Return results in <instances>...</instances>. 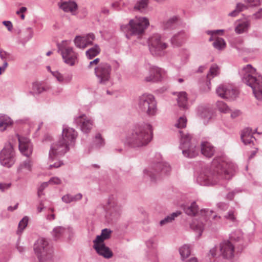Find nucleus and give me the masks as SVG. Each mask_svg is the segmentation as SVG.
I'll return each instance as SVG.
<instances>
[{"instance_id":"44","label":"nucleus","mask_w":262,"mask_h":262,"mask_svg":"<svg viewBox=\"0 0 262 262\" xmlns=\"http://www.w3.org/2000/svg\"><path fill=\"white\" fill-rule=\"evenodd\" d=\"M213 43V46L219 50H222L226 47V43L225 40L220 37H216Z\"/></svg>"},{"instance_id":"46","label":"nucleus","mask_w":262,"mask_h":262,"mask_svg":"<svg viewBox=\"0 0 262 262\" xmlns=\"http://www.w3.org/2000/svg\"><path fill=\"white\" fill-rule=\"evenodd\" d=\"M85 39L84 36H76L74 39L75 46L78 48L84 49L87 47Z\"/></svg>"},{"instance_id":"17","label":"nucleus","mask_w":262,"mask_h":262,"mask_svg":"<svg viewBox=\"0 0 262 262\" xmlns=\"http://www.w3.org/2000/svg\"><path fill=\"white\" fill-rule=\"evenodd\" d=\"M216 93L219 96L225 99H234L237 94L233 86L227 84L220 85L216 89Z\"/></svg>"},{"instance_id":"49","label":"nucleus","mask_w":262,"mask_h":262,"mask_svg":"<svg viewBox=\"0 0 262 262\" xmlns=\"http://www.w3.org/2000/svg\"><path fill=\"white\" fill-rule=\"evenodd\" d=\"M148 3V0H139L135 4L134 9L142 11L147 7Z\"/></svg>"},{"instance_id":"16","label":"nucleus","mask_w":262,"mask_h":262,"mask_svg":"<svg viewBox=\"0 0 262 262\" xmlns=\"http://www.w3.org/2000/svg\"><path fill=\"white\" fill-rule=\"evenodd\" d=\"M148 71V75L144 78V80L148 82H158L162 81L166 73L164 69L155 66H150Z\"/></svg>"},{"instance_id":"10","label":"nucleus","mask_w":262,"mask_h":262,"mask_svg":"<svg viewBox=\"0 0 262 262\" xmlns=\"http://www.w3.org/2000/svg\"><path fill=\"white\" fill-rule=\"evenodd\" d=\"M70 41L63 40L58 44V51L62 56L63 61L70 66H73L78 62L79 55L72 47L69 46Z\"/></svg>"},{"instance_id":"13","label":"nucleus","mask_w":262,"mask_h":262,"mask_svg":"<svg viewBox=\"0 0 262 262\" xmlns=\"http://www.w3.org/2000/svg\"><path fill=\"white\" fill-rule=\"evenodd\" d=\"M15 154L13 146L10 143L6 144L0 152V163L7 168H10L15 162Z\"/></svg>"},{"instance_id":"51","label":"nucleus","mask_w":262,"mask_h":262,"mask_svg":"<svg viewBox=\"0 0 262 262\" xmlns=\"http://www.w3.org/2000/svg\"><path fill=\"white\" fill-rule=\"evenodd\" d=\"M230 239L236 242H240L243 239L242 233L240 231H236L232 233L231 234Z\"/></svg>"},{"instance_id":"38","label":"nucleus","mask_w":262,"mask_h":262,"mask_svg":"<svg viewBox=\"0 0 262 262\" xmlns=\"http://www.w3.org/2000/svg\"><path fill=\"white\" fill-rule=\"evenodd\" d=\"M198 114L204 120H208L211 118V112L208 108L204 106H200L198 108Z\"/></svg>"},{"instance_id":"64","label":"nucleus","mask_w":262,"mask_h":262,"mask_svg":"<svg viewBox=\"0 0 262 262\" xmlns=\"http://www.w3.org/2000/svg\"><path fill=\"white\" fill-rule=\"evenodd\" d=\"M253 16L255 19L262 18V9H260L256 13H254Z\"/></svg>"},{"instance_id":"24","label":"nucleus","mask_w":262,"mask_h":262,"mask_svg":"<svg viewBox=\"0 0 262 262\" xmlns=\"http://www.w3.org/2000/svg\"><path fill=\"white\" fill-rule=\"evenodd\" d=\"M58 6L59 8L64 12H70L74 15L76 14L78 6L75 2L71 1L68 2H60L58 3Z\"/></svg>"},{"instance_id":"26","label":"nucleus","mask_w":262,"mask_h":262,"mask_svg":"<svg viewBox=\"0 0 262 262\" xmlns=\"http://www.w3.org/2000/svg\"><path fill=\"white\" fill-rule=\"evenodd\" d=\"M250 27V21L247 19H239L235 23L234 31L236 34L246 33Z\"/></svg>"},{"instance_id":"2","label":"nucleus","mask_w":262,"mask_h":262,"mask_svg":"<svg viewBox=\"0 0 262 262\" xmlns=\"http://www.w3.org/2000/svg\"><path fill=\"white\" fill-rule=\"evenodd\" d=\"M152 139V127L148 123L135 126L123 141L124 145L132 148L146 146Z\"/></svg>"},{"instance_id":"36","label":"nucleus","mask_w":262,"mask_h":262,"mask_svg":"<svg viewBox=\"0 0 262 262\" xmlns=\"http://www.w3.org/2000/svg\"><path fill=\"white\" fill-rule=\"evenodd\" d=\"M112 231L110 229L105 228L101 231L100 235H97L93 241L94 242L104 243V241L110 238Z\"/></svg>"},{"instance_id":"32","label":"nucleus","mask_w":262,"mask_h":262,"mask_svg":"<svg viewBox=\"0 0 262 262\" xmlns=\"http://www.w3.org/2000/svg\"><path fill=\"white\" fill-rule=\"evenodd\" d=\"M179 22L180 18L177 16H173L163 23V28L164 30L174 29Z\"/></svg>"},{"instance_id":"22","label":"nucleus","mask_w":262,"mask_h":262,"mask_svg":"<svg viewBox=\"0 0 262 262\" xmlns=\"http://www.w3.org/2000/svg\"><path fill=\"white\" fill-rule=\"evenodd\" d=\"M93 247L97 254L106 259H110L113 256L112 251L105 245L104 243L93 242Z\"/></svg>"},{"instance_id":"57","label":"nucleus","mask_w":262,"mask_h":262,"mask_svg":"<svg viewBox=\"0 0 262 262\" xmlns=\"http://www.w3.org/2000/svg\"><path fill=\"white\" fill-rule=\"evenodd\" d=\"M86 39V46H88L92 44L93 40L95 39V35L93 33L88 34L86 36H84Z\"/></svg>"},{"instance_id":"29","label":"nucleus","mask_w":262,"mask_h":262,"mask_svg":"<svg viewBox=\"0 0 262 262\" xmlns=\"http://www.w3.org/2000/svg\"><path fill=\"white\" fill-rule=\"evenodd\" d=\"M185 213L189 216H195L199 212V208L195 201L183 206Z\"/></svg>"},{"instance_id":"33","label":"nucleus","mask_w":262,"mask_h":262,"mask_svg":"<svg viewBox=\"0 0 262 262\" xmlns=\"http://www.w3.org/2000/svg\"><path fill=\"white\" fill-rule=\"evenodd\" d=\"M177 102L180 107L184 110L188 108V98L186 92H181L178 93Z\"/></svg>"},{"instance_id":"5","label":"nucleus","mask_w":262,"mask_h":262,"mask_svg":"<svg viewBox=\"0 0 262 262\" xmlns=\"http://www.w3.org/2000/svg\"><path fill=\"white\" fill-rule=\"evenodd\" d=\"M149 25L147 18L145 17H135L129 20L126 25L121 26V30L125 34L127 39L133 35H141Z\"/></svg>"},{"instance_id":"59","label":"nucleus","mask_w":262,"mask_h":262,"mask_svg":"<svg viewBox=\"0 0 262 262\" xmlns=\"http://www.w3.org/2000/svg\"><path fill=\"white\" fill-rule=\"evenodd\" d=\"M216 206L218 209L222 211L226 210L229 207V205L224 202H220L216 204Z\"/></svg>"},{"instance_id":"45","label":"nucleus","mask_w":262,"mask_h":262,"mask_svg":"<svg viewBox=\"0 0 262 262\" xmlns=\"http://www.w3.org/2000/svg\"><path fill=\"white\" fill-rule=\"evenodd\" d=\"M200 213L202 217H203L205 220L210 219L211 218L215 219L217 217V215L214 214V212L213 211L209 209L201 210Z\"/></svg>"},{"instance_id":"39","label":"nucleus","mask_w":262,"mask_h":262,"mask_svg":"<svg viewBox=\"0 0 262 262\" xmlns=\"http://www.w3.org/2000/svg\"><path fill=\"white\" fill-rule=\"evenodd\" d=\"M179 253L181 255V260L184 261L191 254L190 246L185 244L181 246L179 248Z\"/></svg>"},{"instance_id":"41","label":"nucleus","mask_w":262,"mask_h":262,"mask_svg":"<svg viewBox=\"0 0 262 262\" xmlns=\"http://www.w3.org/2000/svg\"><path fill=\"white\" fill-rule=\"evenodd\" d=\"M49 87L43 86L41 83L36 82L32 84V90L34 93L40 94L44 91H48Z\"/></svg>"},{"instance_id":"9","label":"nucleus","mask_w":262,"mask_h":262,"mask_svg":"<svg viewBox=\"0 0 262 262\" xmlns=\"http://www.w3.org/2000/svg\"><path fill=\"white\" fill-rule=\"evenodd\" d=\"M139 110L149 116H153L157 113V105L155 97L150 94L145 93L138 99Z\"/></svg>"},{"instance_id":"18","label":"nucleus","mask_w":262,"mask_h":262,"mask_svg":"<svg viewBox=\"0 0 262 262\" xmlns=\"http://www.w3.org/2000/svg\"><path fill=\"white\" fill-rule=\"evenodd\" d=\"M33 162L30 158H27L20 162L17 168V180H20L32 170Z\"/></svg>"},{"instance_id":"31","label":"nucleus","mask_w":262,"mask_h":262,"mask_svg":"<svg viewBox=\"0 0 262 262\" xmlns=\"http://www.w3.org/2000/svg\"><path fill=\"white\" fill-rule=\"evenodd\" d=\"M105 140L100 133H96L93 139V146L96 149H100L104 147Z\"/></svg>"},{"instance_id":"28","label":"nucleus","mask_w":262,"mask_h":262,"mask_svg":"<svg viewBox=\"0 0 262 262\" xmlns=\"http://www.w3.org/2000/svg\"><path fill=\"white\" fill-rule=\"evenodd\" d=\"M202 154L206 157H211L214 152V147L208 142H202L201 145Z\"/></svg>"},{"instance_id":"3","label":"nucleus","mask_w":262,"mask_h":262,"mask_svg":"<svg viewBox=\"0 0 262 262\" xmlns=\"http://www.w3.org/2000/svg\"><path fill=\"white\" fill-rule=\"evenodd\" d=\"M187 119L185 117H180L174 124V126L180 129L179 137L180 139L179 148L182 150L183 155L187 158H192L199 154V148L191 141V136L186 130H182L185 128Z\"/></svg>"},{"instance_id":"62","label":"nucleus","mask_w":262,"mask_h":262,"mask_svg":"<svg viewBox=\"0 0 262 262\" xmlns=\"http://www.w3.org/2000/svg\"><path fill=\"white\" fill-rule=\"evenodd\" d=\"M63 164V163L60 161H57L53 164H50L49 165V169L52 168H58Z\"/></svg>"},{"instance_id":"6","label":"nucleus","mask_w":262,"mask_h":262,"mask_svg":"<svg viewBox=\"0 0 262 262\" xmlns=\"http://www.w3.org/2000/svg\"><path fill=\"white\" fill-rule=\"evenodd\" d=\"M170 171V166L167 162L162 161L154 163L144 169L143 177L151 182H155L161 176L167 174Z\"/></svg>"},{"instance_id":"37","label":"nucleus","mask_w":262,"mask_h":262,"mask_svg":"<svg viewBox=\"0 0 262 262\" xmlns=\"http://www.w3.org/2000/svg\"><path fill=\"white\" fill-rule=\"evenodd\" d=\"M82 198L81 193H79L75 195H71L70 194H67L63 195L61 199L62 201L65 203L69 204L72 202H76L80 201Z\"/></svg>"},{"instance_id":"63","label":"nucleus","mask_w":262,"mask_h":262,"mask_svg":"<svg viewBox=\"0 0 262 262\" xmlns=\"http://www.w3.org/2000/svg\"><path fill=\"white\" fill-rule=\"evenodd\" d=\"M3 24L7 27L9 31H11L13 29V25L10 21H3Z\"/></svg>"},{"instance_id":"56","label":"nucleus","mask_w":262,"mask_h":262,"mask_svg":"<svg viewBox=\"0 0 262 262\" xmlns=\"http://www.w3.org/2000/svg\"><path fill=\"white\" fill-rule=\"evenodd\" d=\"M11 186V183L0 182V191L1 192H5L9 189Z\"/></svg>"},{"instance_id":"20","label":"nucleus","mask_w":262,"mask_h":262,"mask_svg":"<svg viewBox=\"0 0 262 262\" xmlns=\"http://www.w3.org/2000/svg\"><path fill=\"white\" fill-rule=\"evenodd\" d=\"M19 141V149L20 152L27 157H29L32 154L33 145L29 139L17 135Z\"/></svg>"},{"instance_id":"15","label":"nucleus","mask_w":262,"mask_h":262,"mask_svg":"<svg viewBox=\"0 0 262 262\" xmlns=\"http://www.w3.org/2000/svg\"><path fill=\"white\" fill-rule=\"evenodd\" d=\"M74 122L80 127L81 132L84 134H89L94 125V121L85 114H82L75 117Z\"/></svg>"},{"instance_id":"14","label":"nucleus","mask_w":262,"mask_h":262,"mask_svg":"<svg viewBox=\"0 0 262 262\" xmlns=\"http://www.w3.org/2000/svg\"><path fill=\"white\" fill-rule=\"evenodd\" d=\"M104 209L106 216L109 217L111 220L118 219L121 213V207L118 204L117 198L114 195L109 197Z\"/></svg>"},{"instance_id":"53","label":"nucleus","mask_w":262,"mask_h":262,"mask_svg":"<svg viewBox=\"0 0 262 262\" xmlns=\"http://www.w3.org/2000/svg\"><path fill=\"white\" fill-rule=\"evenodd\" d=\"M189 57V54L186 50H183L182 54L179 56V58H181V61L180 66L185 64Z\"/></svg>"},{"instance_id":"35","label":"nucleus","mask_w":262,"mask_h":262,"mask_svg":"<svg viewBox=\"0 0 262 262\" xmlns=\"http://www.w3.org/2000/svg\"><path fill=\"white\" fill-rule=\"evenodd\" d=\"M190 227L193 230L198 233L199 236H200L204 230V225L202 221L194 219L190 224Z\"/></svg>"},{"instance_id":"50","label":"nucleus","mask_w":262,"mask_h":262,"mask_svg":"<svg viewBox=\"0 0 262 262\" xmlns=\"http://www.w3.org/2000/svg\"><path fill=\"white\" fill-rule=\"evenodd\" d=\"M146 245L148 249H154L157 247V240L155 238H150L146 241Z\"/></svg>"},{"instance_id":"60","label":"nucleus","mask_w":262,"mask_h":262,"mask_svg":"<svg viewBox=\"0 0 262 262\" xmlns=\"http://www.w3.org/2000/svg\"><path fill=\"white\" fill-rule=\"evenodd\" d=\"M245 2L250 7L257 6L260 4V0H245Z\"/></svg>"},{"instance_id":"4","label":"nucleus","mask_w":262,"mask_h":262,"mask_svg":"<svg viewBox=\"0 0 262 262\" xmlns=\"http://www.w3.org/2000/svg\"><path fill=\"white\" fill-rule=\"evenodd\" d=\"M239 74L243 82L252 88L255 98L262 100V76L256 69L251 64H247L239 71Z\"/></svg>"},{"instance_id":"47","label":"nucleus","mask_w":262,"mask_h":262,"mask_svg":"<svg viewBox=\"0 0 262 262\" xmlns=\"http://www.w3.org/2000/svg\"><path fill=\"white\" fill-rule=\"evenodd\" d=\"M219 68L216 64H213L210 68L209 72L207 75V79L210 81L211 78L218 75Z\"/></svg>"},{"instance_id":"8","label":"nucleus","mask_w":262,"mask_h":262,"mask_svg":"<svg viewBox=\"0 0 262 262\" xmlns=\"http://www.w3.org/2000/svg\"><path fill=\"white\" fill-rule=\"evenodd\" d=\"M148 46L151 54L157 57L163 56L168 47L166 38L158 33L152 34L148 39Z\"/></svg>"},{"instance_id":"27","label":"nucleus","mask_w":262,"mask_h":262,"mask_svg":"<svg viewBox=\"0 0 262 262\" xmlns=\"http://www.w3.org/2000/svg\"><path fill=\"white\" fill-rule=\"evenodd\" d=\"M187 37V34L185 31H180L171 37V43L173 46H180L185 42Z\"/></svg>"},{"instance_id":"43","label":"nucleus","mask_w":262,"mask_h":262,"mask_svg":"<svg viewBox=\"0 0 262 262\" xmlns=\"http://www.w3.org/2000/svg\"><path fill=\"white\" fill-rule=\"evenodd\" d=\"M231 44V46L235 48L238 52H242L245 50L244 40L241 38H236Z\"/></svg>"},{"instance_id":"25","label":"nucleus","mask_w":262,"mask_h":262,"mask_svg":"<svg viewBox=\"0 0 262 262\" xmlns=\"http://www.w3.org/2000/svg\"><path fill=\"white\" fill-rule=\"evenodd\" d=\"M52 75L57 81L62 84H67L71 82L73 79V74L71 73H61L58 71L51 72Z\"/></svg>"},{"instance_id":"21","label":"nucleus","mask_w":262,"mask_h":262,"mask_svg":"<svg viewBox=\"0 0 262 262\" xmlns=\"http://www.w3.org/2000/svg\"><path fill=\"white\" fill-rule=\"evenodd\" d=\"M220 250L224 258L231 259L234 256V247L229 241H225L220 244Z\"/></svg>"},{"instance_id":"58","label":"nucleus","mask_w":262,"mask_h":262,"mask_svg":"<svg viewBox=\"0 0 262 262\" xmlns=\"http://www.w3.org/2000/svg\"><path fill=\"white\" fill-rule=\"evenodd\" d=\"M10 54L0 48V58L2 60L6 61V59L10 56Z\"/></svg>"},{"instance_id":"42","label":"nucleus","mask_w":262,"mask_h":262,"mask_svg":"<svg viewBox=\"0 0 262 262\" xmlns=\"http://www.w3.org/2000/svg\"><path fill=\"white\" fill-rule=\"evenodd\" d=\"M100 52L99 47L96 45L94 47L89 49L86 51V55L89 59H92L98 55Z\"/></svg>"},{"instance_id":"30","label":"nucleus","mask_w":262,"mask_h":262,"mask_svg":"<svg viewBox=\"0 0 262 262\" xmlns=\"http://www.w3.org/2000/svg\"><path fill=\"white\" fill-rule=\"evenodd\" d=\"M13 124V120L8 116L0 114V131L4 132L11 126Z\"/></svg>"},{"instance_id":"52","label":"nucleus","mask_w":262,"mask_h":262,"mask_svg":"<svg viewBox=\"0 0 262 262\" xmlns=\"http://www.w3.org/2000/svg\"><path fill=\"white\" fill-rule=\"evenodd\" d=\"M28 222V219L27 216H25L23 218V219L19 222V223L18 224V232H22V231L27 226Z\"/></svg>"},{"instance_id":"23","label":"nucleus","mask_w":262,"mask_h":262,"mask_svg":"<svg viewBox=\"0 0 262 262\" xmlns=\"http://www.w3.org/2000/svg\"><path fill=\"white\" fill-rule=\"evenodd\" d=\"M51 234L56 240L59 239L66 234L68 235L69 238H71L74 234V231L73 228L70 227L57 226L53 229Z\"/></svg>"},{"instance_id":"11","label":"nucleus","mask_w":262,"mask_h":262,"mask_svg":"<svg viewBox=\"0 0 262 262\" xmlns=\"http://www.w3.org/2000/svg\"><path fill=\"white\" fill-rule=\"evenodd\" d=\"M34 250L40 261L50 259L53 255L52 245L43 238H39L36 241L34 245Z\"/></svg>"},{"instance_id":"55","label":"nucleus","mask_w":262,"mask_h":262,"mask_svg":"<svg viewBox=\"0 0 262 262\" xmlns=\"http://www.w3.org/2000/svg\"><path fill=\"white\" fill-rule=\"evenodd\" d=\"M224 217L226 219L229 220L232 222H235L236 220L234 212L233 210H229Z\"/></svg>"},{"instance_id":"61","label":"nucleus","mask_w":262,"mask_h":262,"mask_svg":"<svg viewBox=\"0 0 262 262\" xmlns=\"http://www.w3.org/2000/svg\"><path fill=\"white\" fill-rule=\"evenodd\" d=\"M49 185L50 184L48 183V182H43L41 184L38 191V195L39 196L42 194L43 190Z\"/></svg>"},{"instance_id":"7","label":"nucleus","mask_w":262,"mask_h":262,"mask_svg":"<svg viewBox=\"0 0 262 262\" xmlns=\"http://www.w3.org/2000/svg\"><path fill=\"white\" fill-rule=\"evenodd\" d=\"M112 68L107 62H101L94 68V74L97 83L101 85L108 86L113 83Z\"/></svg>"},{"instance_id":"48","label":"nucleus","mask_w":262,"mask_h":262,"mask_svg":"<svg viewBox=\"0 0 262 262\" xmlns=\"http://www.w3.org/2000/svg\"><path fill=\"white\" fill-rule=\"evenodd\" d=\"M218 110L221 113H228L230 112V109L227 105L223 101H218L216 103Z\"/></svg>"},{"instance_id":"12","label":"nucleus","mask_w":262,"mask_h":262,"mask_svg":"<svg viewBox=\"0 0 262 262\" xmlns=\"http://www.w3.org/2000/svg\"><path fill=\"white\" fill-rule=\"evenodd\" d=\"M71 147L72 146L68 143L59 138L51 145L48 157L49 163L57 160L58 157L64 155L70 150Z\"/></svg>"},{"instance_id":"54","label":"nucleus","mask_w":262,"mask_h":262,"mask_svg":"<svg viewBox=\"0 0 262 262\" xmlns=\"http://www.w3.org/2000/svg\"><path fill=\"white\" fill-rule=\"evenodd\" d=\"M50 185H60L62 183L61 180L57 177H52L48 181Z\"/></svg>"},{"instance_id":"1","label":"nucleus","mask_w":262,"mask_h":262,"mask_svg":"<svg viewBox=\"0 0 262 262\" xmlns=\"http://www.w3.org/2000/svg\"><path fill=\"white\" fill-rule=\"evenodd\" d=\"M235 169V165L224 157L215 158L210 167L205 168L197 177L196 182L201 185L217 184L223 179L229 180Z\"/></svg>"},{"instance_id":"19","label":"nucleus","mask_w":262,"mask_h":262,"mask_svg":"<svg viewBox=\"0 0 262 262\" xmlns=\"http://www.w3.org/2000/svg\"><path fill=\"white\" fill-rule=\"evenodd\" d=\"M77 137V133L74 129L64 125L63 126L62 137L60 138L64 142L73 146Z\"/></svg>"},{"instance_id":"34","label":"nucleus","mask_w":262,"mask_h":262,"mask_svg":"<svg viewBox=\"0 0 262 262\" xmlns=\"http://www.w3.org/2000/svg\"><path fill=\"white\" fill-rule=\"evenodd\" d=\"M241 139L245 144H249L253 142V137L251 130L248 128L244 129L241 134Z\"/></svg>"},{"instance_id":"40","label":"nucleus","mask_w":262,"mask_h":262,"mask_svg":"<svg viewBox=\"0 0 262 262\" xmlns=\"http://www.w3.org/2000/svg\"><path fill=\"white\" fill-rule=\"evenodd\" d=\"M180 211H177L176 212H173L169 215L166 216L164 219L161 220L159 222V224L161 226H165L169 223H171L175 218L180 215Z\"/></svg>"}]
</instances>
